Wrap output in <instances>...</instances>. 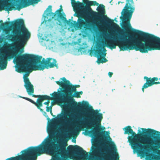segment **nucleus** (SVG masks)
Masks as SVG:
<instances>
[{"label": "nucleus", "mask_w": 160, "mask_h": 160, "mask_svg": "<svg viewBox=\"0 0 160 160\" xmlns=\"http://www.w3.org/2000/svg\"><path fill=\"white\" fill-rule=\"evenodd\" d=\"M103 51H104L106 52V49H105V47H103Z\"/></svg>", "instance_id": "72a5a7b5"}, {"label": "nucleus", "mask_w": 160, "mask_h": 160, "mask_svg": "<svg viewBox=\"0 0 160 160\" xmlns=\"http://www.w3.org/2000/svg\"><path fill=\"white\" fill-rule=\"evenodd\" d=\"M8 45L9 46V47H11L12 46V45L11 44H8Z\"/></svg>", "instance_id": "c9c22d12"}, {"label": "nucleus", "mask_w": 160, "mask_h": 160, "mask_svg": "<svg viewBox=\"0 0 160 160\" xmlns=\"http://www.w3.org/2000/svg\"><path fill=\"white\" fill-rule=\"evenodd\" d=\"M10 23V22H6L4 24L2 23V26L3 28L8 27L9 26Z\"/></svg>", "instance_id": "393cba45"}, {"label": "nucleus", "mask_w": 160, "mask_h": 160, "mask_svg": "<svg viewBox=\"0 0 160 160\" xmlns=\"http://www.w3.org/2000/svg\"><path fill=\"white\" fill-rule=\"evenodd\" d=\"M124 33H127V32H124Z\"/></svg>", "instance_id": "a19ab883"}, {"label": "nucleus", "mask_w": 160, "mask_h": 160, "mask_svg": "<svg viewBox=\"0 0 160 160\" xmlns=\"http://www.w3.org/2000/svg\"><path fill=\"white\" fill-rule=\"evenodd\" d=\"M122 31H123L122 30H121L119 32H118L119 33H120V32H122Z\"/></svg>", "instance_id": "f704fd0d"}, {"label": "nucleus", "mask_w": 160, "mask_h": 160, "mask_svg": "<svg viewBox=\"0 0 160 160\" xmlns=\"http://www.w3.org/2000/svg\"><path fill=\"white\" fill-rule=\"evenodd\" d=\"M12 23V25L14 28L12 31V34L6 36L7 39L15 43L23 45L30 38V33L25 27L23 19H18Z\"/></svg>", "instance_id": "39448f33"}, {"label": "nucleus", "mask_w": 160, "mask_h": 160, "mask_svg": "<svg viewBox=\"0 0 160 160\" xmlns=\"http://www.w3.org/2000/svg\"><path fill=\"white\" fill-rule=\"evenodd\" d=\"M143 129L146 128H142V132L139 130H138V133L137 134L132 129L131 126H130L126 127L123 129L124 130L125 134L132 135L131 136H128V141L132 148L134 150L136 151L141 155L144 154L143 151H148L150 149L149 138L147 137V136H151L153 139L152 135L144 133ZM148 129H146L147 130Z\"/></svg>", "instance_id": "20e7f679"}, {"label": "nucleus", "mask_w": 160, "mask_h": 160, "mask_svg": "<svg viewBox=\"0 0 160 160\" xmlns=\"http://www.w3.org/2000/svg\"><path fill=\"white\" fill-rule=\"evenodd\" d=\"M20 97L29 101L32 103L34 104L35 106L37 107V108L38 109L40 110L41 112H43V109L41 108V107H42L43 105L42 102L44 100H46L47 99H48L49 98V96L46 95L42 98H41L39 100L37 99L36 102L28 98L21 96H20Z\"/></svg>", "instance_id": "2eb2a0df"}, {"label": "nucleus", "mask_w": 160, "mask_h": 160, "mask_svg": "<svg viewBox=\"0 0 160 160\" xmlns=\"http://www.w3.org/2000/svg\"><path fill=\"white\" fill-rule=\"evenodd\" d=\"M72 141L73 142H74V143H76V140L75 139L74 140L73 139H72Z\"/></svg>", "instance_id": "473e14b6"}, {"label": "nucleus", "mask_w": 160, "mask_h": 160, "mask_svg": "<svg viewBox=\"0 0 160 160\" xmlns=\"http://www.w3.org/2000/svg\"><path fill=\"white\" fill-rule=\"evenodd\" d=\"M62 114V115L60 114L57 116L56 119L57 120H59L61 119L65 120L66 122L65 124L66 126L68 125L71 124L73 120V118L72 117L69 118H67V116L69 117L70 116L68 115V112L66 111H63Z\"/></svg>", "instance_id": "f3484780"}, {"label": "nucleus", "mask_w": 160, "mask_h": 160, "mask_svg": "<svg viewBox=\"0 0 160 160\" xmlns=\"http://www.w3.org/2000/svg\"><path fill=\"white\" fill-rule=\"evenodd\" d=\"M115 90V89H112V91H114V90Z\"/></svg>", "instance_id": "ea45409f"}, {"label": "nucleus", "mask_w": 160, "mask_h": 160, "mask_svg": "<svg viewBox=\"0 0 160 160\" xmlns=\"http://www.w3.org/2000/svg\"><path fill=\"white\" fill-rule=\"evenodd\" d=\"M45 114H46V112H44Z\"/></svg>", "instance_id": "c03bdc74"}, {"label": "nucleus", "mask_w": 160, "mask_h": 160, "mask_svg": "<svg viewBox=\"0 0 160 160\" xmlns=\"http://www.w3.org/2000/svg\"><path fill=\"white\" fill-rule=\"evenodd\" d=\"M133 34L139 36L134 38L131 34H128V39L121 35V50H129L139 51L142 53H147L148 51L160 50V38L153 35L132 29Z\"/></svg>", "instance_id": "7ed1b4c3"}, {"label": "nucleus", "mask_w": 160, "mask_h": 160, "mask_svg": "<svg viewBox=\"0 0 160 160\" xmlns=\"http://www.w3.org/2000/svg\"><path fill=\"white\" fill-rule=\"evenodd\" d=\"M94 50H90V54L91 56H92V55H93L94 54Z\"/></svg>", "instance_id": "c85d7f7f"}, {"label": "nucleus", "mask_w": 160, "mask_h": 160, "mask_svg": "<svg viewBox=\"0 0 160 160\" xmlns=\"http://www.w3.org/2000/svg\"><path fill=\"white\" fill-rule=\"evenodd\" d=\"M90 109L91 115L92 116L90 118V122H81V124H78L77 129L84 127L87 129L94 128L92 130L89 131V134L92 135L94 138L91 150L92 154L94 155L98 160H103L107 159L108 160H119V156L115 145L113 143L112 145V150L110 152V154H106L100 150L99 147V141L97 138L98 136L106 138L105 136L108 135L107 138L111 141V138L109 135V132L105 131L100 132L99 131L105 129V128H100L101 126V122L103 118L102 114L99 113L98 110H94L92 107Z\"/></svg>", "instance_id": "f257e3e1"}, {"label": "nucleus", "mask_w": 160, "mask_h": 160, "mask_svg": "<svg viewBox=\"0 0 160 160\" xmlns=\"http://www.w3.org/2000/svg\"><path fill=\"white\" fill-rule=\"evenodd\" d=\"M84 4H85V6L83 8L84 9H86L87 11L91 9L90 7L92 5L98 6L99 5V4L96 1H91L88 0H85L84 2Z\"/></svg>", "instance_id": "6ab92c4d"}, {"label": "nucleus", "mask_w": 160, "mask_h": 160, "mask_svg": "<svg viewBox=\"0 0 160 160\" xmlns=\"http://www.w3.org/2000/svg\"><path fill=\"white\" fill-rule=\"evenodd\" d=\"M71 116H73V115H71Z\"/></svg>", "instance_id": "37998d69"}, {"label": "nucleus", "mask_w": 160, "mask_h": 160, "mask_svg": "<svg viewBox=\"0 0 160 160\" xmlns=\"http://www.w3.org/2000/svg\"><path fill=\"white\" fill-rule=\"evenodd\" d=\"M144 79L146 80V82L144 84L142 88L143 92H144V89L152 86L153 85L159 84V80L158 77L151 78L145 76L144 77Z\"/></svg>", "instance_id": "4468645a"}, {"label": "nucleus", "mask_w": 160, "mask_h": 160, "mask_svg": "<svg viewBox=\"0 0 160 160\" xmlns=\"http://www.w3.org/2000/svg\"><path fill=\"white\" fill-rule=\"evenodd\" d=\"M95 52L98 55L97 62L98 64L105 63L107 61V60L105 58L106 54V52L103 53L102 51L100 49L96 50Z\"/></svg>", "instance_id": "a211bd4d"}, {"label": "nucleus", "mask_w": 160, "mask_h": 160, "mask_svg": "<svg viewBox=\"0 0 160 160\" xmlns=\"http://www.w3.org/2000/svg\"><path fill=\"white\" fill-rule=\"evenodd\" d=\"M62 93L59 92H54L53 93L50 94L52 96V99L56 100L60 103L63 102L65 105L68 107H73L76 106L77 102L74 101L67 102L68 100L66 98V94Z\"/></svg>", "instance_id": "9b49d317"}, {"label": "nucleus", "mask_w": 160, "mask_h": 160, "mask_svg": "<svg viewBox=\"0 0 160 160\" xmlns=\"http://www.w3.org/2000/svg\"><path fill=\"white\" fill-rule=\"evenodd\" d=\"M8 19H9V18H8Z\"/></svg>", "instance_id": "49530a36"}, {"label": "nucleus", "mask_w": 160, "mask_h": 160, "mask_svg": "<svg viewBox=\"0 0 160 160\" xmlns=\"http://www.w3.org/2000/svg\"><path fill=\"white\" fill-rule=\"evenodd\" d=\"M103 150H105V148H103Z\"/></svg>", "instance_id": "a18cd8bd"}, {"label": "nucleus", "mask_w": 160, "mask_h": 160, "mask_svg": "<svg viewBox=\"0 0 160 160\" xmlns=\"http://www.w3.org/2000/svg\"><path fill=\"white\" fill-rule=\"evenodd\" d=\"M50 99H51V98L49 97V98L48 99H47L48 100V101L47 102H44L43 104L48 106L50 103L49 100Z\"/></svg>", "instance_id": "bb28decb"}, {"label": "nucleus", "mask_w": 160, "mask_h": 160, "mask_svg": "<svg viewBox=\"0 0 160 160\" xmlns=\"http://www.w3.org/2000/svg\"><path fill=\"white\" fill-rule=\"evenodd\" d=\"M42 56L33 55L25 54L18 55L15 58V61L17 64L16 71L19 73L25 72L23 76L24 86L29 95L34 93L33 86L30 82L28 77L30 73L33 71L43 70L45 68H53L55 67L58 68L55 59L49 58L46 60L42 59Z\"/></svg>", "instance_id": "f03ea898"}, {"label": "nucleus", "mask_w": 160, "mask_h": 160, "mask_svg": "<svg viewBox=\"0 0 160 160\" xmlns=\"http://www.w3.org/2000/svg\"><path fill=\"white\" fill-rule=\"evenodd\" d=\"M126 2L120 18L122 21V28L129 32V29L132 28L130 21L135 8L133 0H126Z\"/></svg>", "instance_id": "0eeeda50"}, {"label": "nucleus", "mask_w": 160, "mask_h": 160, "mask_svg": "<svg viewBox=\"0 0 160 160\" xmlns=\"http://www.w3.org/2000/svg\"><path fill=\"white\" fill-rule=\"evenodd\" d=\"M46 95H35L34 94H32V97H34V98H38L37 99H40L41 98H42Z\"/></svg>", "instance_id": "b1692460"}, {"label": "nucleus", "mask_w": 160, "mask_h": 160, "mask_svg": "<svg viewBox=\"0 0 160 160\" xmlns=\"http://www.w3.org/2000/svg\"><path fill=\"white\" fill-rule=\"evenodd\" d=\"M0 23H3V21L2 20H0Z\"/></svg>", "instance_id": "e433bc0d"}, {"label": "nucleus", "mask_w": 160, "mask_h": 160, "mask_svg": "<svg viewBox=\"0 0 160 160\" xmlns=\"http://www.w3.org/2000/svg\"><path fill=\"white\" fill-rule=\"evenodd\" d=\"M79 93V95H82L83 93V92L82 91H80L79 92H78Z\"/></svg>", "instance_id": "2f4dec72"}, {"label": "nucleus", "mask_w": 160, "mask_h": 160, "mask_svg": "<svg viewBox=\"0 0 160 160\" xmlns=\"http://www.w3.org/2000/svg\"><path fill=\"white\" fill-rule=\"evenodd\" d=\"M60 8L57 10L55 13L52 12V6L49 5L45 11L44 14V19L49 22L50 27L53 28L56 25L61 26L63 22H66L69 23L70 21H68L65 17L64 13H61L63 11L62 5L60 6Z\"/></svg>", "instance_id": "423d86ee"}, {"label": "nucleus", "mask_w": 160, "mask_h": 160, "mask_svg": "<svg viewBox=\"0 0 160 160\" xmlns=\"http://www.w3.org/2000/svg\"><path fill=\"white\" fill-rule=\"evenodd\" d=\"M74 11L75 13L74 14V16L78 18L77 22L75 21H73V23H72V25L75 28L81 29L82 28L86 31L90 30L92 29L96 28V26H98V25L96 23H90L88 21H86V22L82 19V12H84L87 11L86 9L83 8H80L79 9Z\"/></svg>", "instance_id": "6e6552de"}, {"label": "nucleus", "mask_w": 160, "mask_h": 160, "mask_svg": "<svg viewBox=\"0 0 160 160\" xmlns=\"http://www.w3.org/2000/svg\"><path fill=\"white\" fill-rule=\"evenodd\" d=\"M105 7L103 4H100L97 8L98 12H93V16L97 17L100 21V24L107 23L110 25L115 24L113 20L110 19L107 16L105 15Z\"/></svg>", "instance_id": "9d476101"}, {"label": "nucleus", "mask_w": 160, "mask_h": 160, "mask_svg": "<svg viewBox=\"0 0 160 160\" xmlns=\"http://www.w3.org/2000/svg\"><path fill=\"white\" fill-rule=\"evenodd\" d=\"M21 154L17 156L8 158L6 160H30L27 148L21 152Z\"/></svg>", "instance_id": "dca6fc26"}, {"label": "nucleus", "mask_w": 160, "mask_h": 160, "mask_svg": "<svg viewBox=\"0 0 160 160\" xmlns=\"http://www.w3.org/2000/svg\"><path fill=\"white\" fill-rule=\"evenodd\" d=\"M113 74V73L111 72H109L108 73V75L110 77H111Z\"/></svg>", "instance_id": "c756f323"}, {"label": "nucleus", "mask_w": 160, "mask_h": 160, "mask_svg": "<svg viewBox=\"0 0 160 160\" xmlns=\"http://www.w3.org/2000/svg\"><path fill=\"white\" fill-rule=\"evenodd\" d=\"M1 49H2V48H0V52H1Z\"/></svg>", "instance_id": "4c0bfd02"}, {"label": "nucleus", "mask_w": 160, "mask_h": 160, "mask_svg": "<svg viewBox=\"0 0 160 160\" xmlns=\"http://www.w3.org/2000/svg\"><path fill=\"white\" fill-rule=\"evenodd\" d=\"M50 114L51 115H52L53 117H55V116L53 115V113H52V110H51L50 111Z\"/></svg>", "instance_id": "7c9ffc66"}, {"label": "nucleus", "mask_w": 160, "mask_h": 160, "mask_svg": "<svg viewBox=\"0 0 160 160\" xmlns=\"http://www.w3.org/2000/svg\"><path fill=\"white\" fill-rule=\"evenodd\" d=\"M158 156L157 155L151 153L146 156V159L147 160H156Z\"/></svg>", "instance_id": "aec40b11"}, {"label": "nucleus", "mask_w": 160, "mask_h": 160, "mask_svg": "<svg viewBox=\"0 0 160 160\" xmlns=\"http://www.w3.org/2000/svg\"><path fill=\"white\" fill-rule=\"evenodd\" d=\"M48 132L49 134H53L54 133V128L52 127L50 128L48 130Z\"/></svg>", "instance_id": "5701e85b"}, {"label": "nucleus", "mask_w": 160, "mask_h": 160, "mask_svg": "<svg viewBox=\"0 0 160 160\" xmlns=\"http://www.w3.org/2000/svg\"><path fill=\"white\" fill-rule=\"evenodd\" d=\"M115 90V89H112V91H114V90Z\"/></svg>", "instance_id": "58836bf2"}, {"label": "nucleus", "mask_w": 160, "mask_h": 160, "mask_svg": "<svg viewBox=\"0 0 160 160\" xmlns=\"http://www.w3.org/2000/svg\"><path fill=\"white\" fill-rule=\"evenodd\" d=\"M89 107V103L85 101L80 106V108H82L85 109H88Z\"/></svg>", "instance_id": "412c9836"}, {"label": "nucleus", "mask_w": 160, "mask_h": 160, "mask_svg": "<svg viewBox=\"0 0 160 160\" xmlns=\"http://www.w3.org/2000/svg\"><path fill=\"white\" fill-rule=\"evenodd\" d=\"M74 92V93L73 95L72 96H72H70V97L72 96V98L73 97L77 98H81L80 95H79V93L78 92H76H76ZM66 95H68L69 96L68 94H66Z\"/></svg>", "instance_id": "4be33fe9"}, {"label": "nucleus", "mask_w": 160, "mask_h": 160, "mask_svg": "<svg viewBox=\"0 0 160 160\" xmlns=\"http://www.w3.org/2000/svg\"><path fill=\"white\" fill-rule=\"evenodd\" d=\"M159 80H160V82H159V84H160V78H159Z\"/></svg>", "instance_id": "79ce46f5"}, {"label": "nucleus", "mask_w": 160, "mask_h": 160, "mask_svg": "<svg viewBox=\"0 0 160 160\" xmlns=\"http://www.w3.org/2000/svg\"><path fill=\"white\" fill-rule=\"evenodd\" d=\"M143 130L144 133L152 135L155 140V146L152 148L151 150L154 152L158 151L160 152V150H158L160 148V132L152 129Z\"/></svg>", "instance_id": "f8f14e48"}, {"label": "nucleus", "mask_w": 160, "mask_h": 160, "mask_svg": "<svg viewBox=\"0 0 160 160\" xmlns=\"http://www.w3.org/2000/svg\"><path fill=\"white\" fill-rule=\"evenodd\" d=\"M62 81H56V83L62 87L63 89L62 92L65 94H68L69 96H72L73 92H76V88L80 87L79 85H73L70 83L69 81L67 80L65 77L60 78Z\"/></svg>", "instance_id": "1a4fd4ad"}, {"label": "nucleus", "mask_w": 160, "mask_h": 160, "mask_svg": "<svg viewBox=\"0 0 160 160\" xmlns=\"http://www.w3.org/2000/svg\"><path fill=\"white\" fill-rule=\"evenodd\" d=\"M10 30L9 28H5L3 29V31L5 32L6 34H8L9 33Z\"/></svg>", "instance_id": "a878e982"}, {"label": "nucleus", "mask_w": 160, "mask_h": 160, "mask_svg": "<svg viewBox=\"0 0 160 160\" xmlns=\"http://www.w3.org/2000/svg\"><path fill=\"white\" fill-rule=\"evenodd\" d=\"M14 56V54L11 52V50H5L0 56V70L6 69L8 63L7 59L12 58Z\"/></svg>", "instance_id": "ddd939ff"}, {"label": "nucleus", "mask_w": 160, "mask_h": 160, "mask_svg": "<svg viewBox=\"0 0 160 160\" xmlns=\"http://www.w3.org/2000/svg\"><path fill=\"white\" fill-rule=\"evenodd\" d=\"M46 111L47 112H48L49 111L50 112L51 110H52V106H51L50 107H46Z\"/></svg>", "instance_id": "cd10ccee"}]
</instances>
